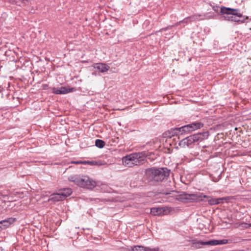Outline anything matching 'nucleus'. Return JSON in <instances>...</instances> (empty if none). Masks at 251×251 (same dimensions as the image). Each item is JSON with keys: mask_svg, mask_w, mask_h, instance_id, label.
Instances as JSON below:
<instances>
[{"mask_svg": "<svg viewBox=\"0 0 251 251\" xmlns=\"http://www.w3.org/2000/svg\"><path fill=\"white\" fill-rule=\"evenodd\" d=\"M29 0H24V3H25L28 2Z\"/></svg>", "mask_w": 251, "mask_h": 251, "instance_id": "obj_32", "label": "nucleus"}, {"mask_svg": "<svg viewBox=\"0 0 251 251\" xmlns=\"http://www.w3.org/2000/svg\"><path fill=\"white\" fill-rule=\"evenodd\" d=\"M71 163H73V164H85L84 161H72Z\"/></svg>", "mask_w": 251, "mask_h": 251, "instance_id": "obj_27", "label": "nucleus"}, {"mask_svg": "<svg viewBox=\"0 0 251 251\" xmlns=\"http://www.w3.org/2000/svg\"><path fill=\"white\" fill-rule=\"evenodd\" d=\"M187 126L188 128V130L189 131V132L194 131V130L193 129L192 123L189 124L187 125Z\"/></svg>", "mask_w": 251, "mask_h": 251, "instance_id": "obj_28", "label": "nucleus"}, {"mask_svg": "<svg viewBox=\"0 0 251 251\" xmlns=\"http://www.w3.org/2000/svg\"><path fill=\"white\" fill-rule=\"evenodd\" d=\"M239 11L238 9L222 6L220 8L219 14L222 15V17L225 20L238 23H243L244 21L239 20L236 17V16L240 18L242 17V14L238 12Z\"/></svg>", "mask_w": 251, "mask_h": 251, "instance_id": "obj_2", "label": "nucleus"}, {"mask_svg": "<svg viewBox=\"0 0 251 251\" xmlns=\"http://www.w3.org/2000/svg\"><path fill=\"white\" fill-rule=\"evenodd\" d=\"M68 180L79 187L88 189H93L96 185V182L87 176H71L68 177Z\"/></svg>", "mask_w": 251, "mask_h": 251, "instance_id": "obj_5", "label": "nucleus"}, {"mask_svg": "<svg viewBox=\"0 0 251 251\" xmlns=\"http://www.w3.org/2000/svg\"><path fill=\"white\" fill-rule=\"evenodd\" d=\"M147 174L151 180L159 182L169 176L170 170L167 168H152L147 170Z\"/></svg>", "mask_w": 251, "mask_h": 251, "instance_id": "obj_4", "label": "nucleus"}, {"mask_svg": "<svg viewBox=\"0 0 251 251\" xmlns=\"http://www.w3.org/2000/svg\"><path fill=\"white\" fill-rule=\"evenodd\" d=\"M178 131H179L180 134H181L190 132L188 130V128L187 125H185L180 127H178Z\"/></svg>", "mask_w": 251, "mask_h": 251, "instance_id": "obj_19", "label": "nucleus"}, {"mask_svg": "<svg viewBox=\"0 0 251 251\" xmlns=\"http://www.w3.org/2000/svg\"><path fill=\"white\" fill-rule=\"evenodd\" d=\"M62 196L60 195V193H53L50 195V198L48 199L49 202H51L53 203L63 201Z\"/></svg>", "mask_w": 251, "mask_h": 251, "instance_id": "obj_13", "label": "nucleus"}, {"mask_svg": "<svg viewBox=\"0 0 251 251\" xmlns=\"http://www.w3.org/2000/svg\"><path fill=\"white\" fill-rule=\"evenodd\" d=\"M148 156V152L145 151L134 152L123 157L122 161L125 166L132 167L134 165L144 164Z\"/></svg>", "mask_w": 251, "mask_h": 251, "instance_id": "obj_1", "label": "nucleus"}, {"mask_svg": "<svg viewBox=\"0 0 251 251\" xmlns=\"http://www.w3.org/2000/svg\"><path fill=\"white\" fill-rule=\"evenodd\" d=\"M182 197L184 200H187L188 202H197L204 201L203 199L209 198V196L205 195L203 193L201 192H197L193 194L184 193L182 195Z\"/></svg>", "mask_w": 251, "mask_h": 251, "instance_id": "obj_6", "label": "nucleus"}, {"mask_svg": "<svg viewBox=\"0 0 251 251\" xmlns=\"http://www.w3.org/2000/svg\"><path fill=\"white\" fill-rule=\"evenodd\" d=\"M133 251H146L145 247L140 246H135L133 249Z\"/></svg>", "mask_w": 251, "mask_h": 251, "instance_id": "obj_21", "label": "nucleus"}, {"mask_svg": "<svg viewBox=\"0 0 251 251\" xmlns=\"http://www.w3.org/2000/svg\"><path fill=\"white\" fill-rule=\"evenodd\" d=\"M163 135L165 137L167 138H171L172 136L171 135V132H170V130H168L163 133Z\"/></svg>", "mask_w": 251, "mask_h": 251, "instance_id": "obj_24", "label": "nucleus"}, {"mask_svg": "<svg viewBox=\"0 0 251 251\" xmlns=\"http://www.w3.org/2000/svg\"><path fill=\"white\" fill-rule=\"evenodd\" d=\"M1 222L0 221V230L3 229L2 226H1Z\"/></svg>", "mask_w": 251, "mask_h": 251, "instance_id": "obj_31", "label": "nucleus"}, {"mask_svg": "<svg viewBox=\"0 0 251 251\" xmlns=\"http://www.w3.org/2000/svg\"><path fill=\"white\" fill-rule=\"evenodd\" d=\"M170 130V132H171V135L173 136L178 135L180 134L179 131H178V127L172 128Z\"/></svg>", "mask_w": 251, "mask_h": 251, "instance_id": "obj_20", "label": "nucleus"}, {"mask_svg": "<svg viewBox=\"0 0 251 251\" xmlns=\"http://www.w3.org/2000/svg\"><path fill=\"white\" fill-rule=\"evenodd\" d=\"M75 89V88L68 89L65 87H61L59 88L54 87L52 88V93L57 95L66 94L73 92Z\"/></svg>", "mask_w": 251, "mask_h": 251, "instance_id": "obj_9", "label": "nucleus"}, {"mask_svg": "<svg viewBox=\"0 0 251 251\" xmlns=\"http://www.w3.org/2000/svg\"><path fill=\"white\" fill-rule=\"evenodd\" d=\"M92 67L97 70L99 73H104L108 71L110 67L106 64L103 63H94Z\"/></svg>", "mask_w": 251, "mask_h": 251, "instance_id": "obj_8", "label": "nucleus"}, {"mask_svg": "<svg viewBox=\"0 0 251 251\" xmlns=\"http://www.w3.org/2000/svg\"><path fill=\"white\" fill-rule=\"evenodd\" d=\"M193 129L194 130L200 129L202 127L204 126L203 123L201 122H194L192 123Z\"/></svg>", "mask_w": 251, "mask_h": 251, "instance_id": "obj_17", "label": "nucleus"}, {"mask_svg": "<svg viewBox=\"0 0 251 251\" xmlns=\"http://www.w3.org/2000/svg\"><path fill=\"white\" fill-rule=\"evenodd\" d=\"M249 226L251 227V224L248 225Z\"/></svg>", "mask_w": 251, "mask_h": 251, "instance_id": "obj_33", "label": "nucleus"}, {"mask_svg": "<svg viewBox=\"0 0 251 251\" xmlns=\"http://www.w3.org/2000/svg\"><path fill=\"white\" fill-rule=\"evenodd\" d=\"M228 243L227 239L211 240L208 241H199L195 243L196 248H200L202 245L216 246L218 245H224Z\"/></svg>", "mask_w": 251, "mask_h": 251, "instance_id": "obj_7", "label": "nucleus"}, {"mask_svg": "<svg viewBox=\"0 0 251 251\" xmlns=\"http://www.w3.org/2000/svg\"><path fill=\"white\" fill-rule=\"evenodd\" d=\"M208 136L209 132L208 131L199 132L181 140L179 143V146L182 148L185 147L191 148L194 144L207 139Z\"/></svg>", "mask_w": 251, "mask_h": 251, "instance_id": "obj_3", "label": "nucleus"}, {"mask_svg": "<svg viewBox=\"0 0 251 251\" xmlns=\"http://www.w3.org/2000/svg\"><path fill=\"white\" fill-rule=\"evenodd\" d=\"M105 143L102 140L97 139L95 141V146L100 149H101L104 147Z\"/></svg>", "mask_w": 251, "mask_h": 251, "instance_id": "obj_18", "label": "nucleus"}, {"mask_svg": "<svg viewBox=\"0 0 251 251\" xmlns=\"http://www.w3.org/2000/svg\"><path fill=\"white\" fill-rule=\"evenodd\" d=\"M10 1L17 5H21L22 3H24V0H10Z\"/></svg>", "mask_w": 251, "mask_h": 251, "instance_id": "obj_22", "label": "nucleus"}, {"mask_svg": "<svg viewBox=\"0 0 251 251\" xmlns=\"http://www.w3.org/2000/svg\"><path fill=\"white\" fill-rule=\"evenodd\" d=\"M85 164H89L92 166H101L104 164L102 161H84Z\"/></svg>", "mask_w": 251, "mask_h": 251, "instance_id": "obj_16", "label": "nucleus"}, {"mask_svg": "<svg viewBox=\"0 0 251 251\" xmlns=\"http://www.w3.org/2000/svg\"><path fill=\"white\" fill-rule=\"evenodd\" d=\"M173 27H174V25H169L167 27H165L164 28H163L160 30V31H166L168 29H171Z\"/></svg>", "mask_w": 251, "mask_h": 251, "instance_id": "obj_25", "label": "nucleus"}, {"mask_svg": "<svg viewBox=\"0 0 251 251\" xmlns=\"http://www.w3.org/2000/svg\"><path fill=\"white\" fill-rule=\"evenodd\" d=\"M4 90L3 88L0 85V93H1Z\"/></svg>", "mask_w": 251, "mask_h": 251, "instance_id": "obj_30", "label": "nucleus"}, {"mask_svg": "<svg viewBox=\"0 0 251 251\" xmlns=\"http://www.w3.org/2000/svg\"><path fill=\"white\" fill-rule=\"evenodd\" d=\"M146 251H159V248L158 247L155 248H151L150 247H145Z\"/></svg>", "mask_w": 251, "mask_h": 251, "instance_id": "obj_23", "label": "nucleus"}, {"mask_svg": "<svg viewBox=\"0 0 251 251\" xmlns=\"http://www.w3.org/2000/svg\"><path fill=\"white\" fill-rule=\"evenodd\" d=\"M60 195L64 200L67 197L70 196L73 193L72 190L70 188H64L60 189L59 190Z\"/></svg>", "mask_w": 251, "mask_h": 251, "instance_id": "obj_15", "label": "nucleus"}, {"mask_svg": "<svg viewBox=\"0 0 251 251\" xmlns=\"http://www.w3.org/2000/svg\"><path fill=\"white\" fill-rule=\"evenodd\" d=\"M201 16L202 15L201 14H195L184 18L182 20L180 21V22L185 24H188L192 22L202 19L203 18H201Z\"/></svg>", "mask_w": 251, "mask_h": 251, "instance_id": "obj_10", "label": "nucleus"}, {"mask_svg": "<svg viewBox=\"0 0 251 251\" xmlns=\"http://www.w3.org/2000/svg\"><path fill=\"white\" fill-rule=\"evenodd\" d=\"M207 201L209 205H216L224 202V201L226 200L225 198H212L209 196V198H206Z\"/></svg>", "mask_w": 251, "mask_h": 251, "instance_id": "obj_14", "label": "nucleus"}, {"mask_svg": "<svg viewBox=\"0 0 251 251\" xmlns=\"http://www.w3.org/2000/svg\"><path fill=\"white\" fill-rule=\"evenodd\" d=\"M166 211L165 207H152L151 208V214L154 216H160L164 214Z\"/></svg>", "mask_w": 251, "mask_h": 251, "instance_id": "obj_11", "label": "nucleus"}, {"mask_svg": "<svg viewBox=\"0 0 251 251\" xmlns=\"http://www.w3.org/2000/svg\"><path fill=\"white\" fill-rule=\"evenodd\" d=\"M16 220L17 219L15 218L10 217L0 221L1 222V226H2L3 229L9 227L11 224L15 222Z\"/></svg>", "mask_w": 251, "mask_h": 251, "instance_id": "obj_12", "label": "nucleus"}, {"mask_svg": "<svg viewBox=\"0 0 251 251\" xmlns=\"http://www.w3.org/2000/svg\"><path fill=\"white\" fill-rule=\"evenodd\" d=\"M210 5L212 7V9L217 12L218 11V9L219 8V6L218 5H212L211 4H210Z\"/></svg>", "mask_w": 251, "mask_h": 251, "instance_id": "obj_26", "label": "nucleus"}, {"mask_svg": "<svg viewBox=\"0 0 251 251\" xmlns=\"http://www.w3.org/2000/svg\"><path fill=\"white\" fill-rule=\"evenodd\" d=\"M182 23V22H180V21L176 23L175 25H174V26H178L179 25H180Z\"/></svg>", "mask_w": 251, "mask_h": 251, "instance_id": "obj_29", "label": "nucleus"}]
</instances>
